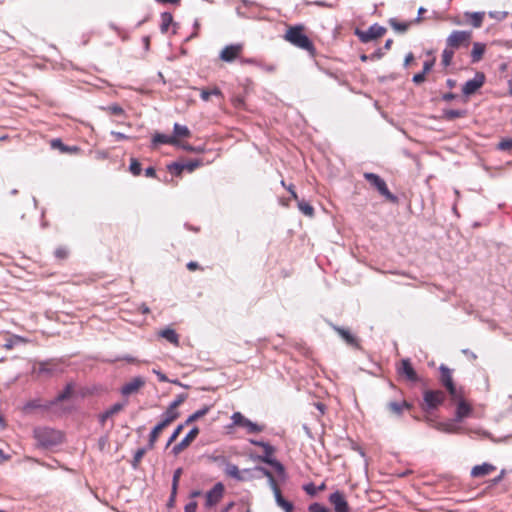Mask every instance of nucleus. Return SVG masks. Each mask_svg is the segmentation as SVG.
Segmentation results:
<instances>
[{
  "mask_svg": "<svg viewBox=\"0 0 512 512\" xmlns=\"http://www.w3.org/2000/svg\"><path fill=\"white\" fill-rule=\"evenodd\" d=\"M285 39L302 49H310L312 47L309 38L303 33L301 26L289 28L286 32Z\"/></svg>",
  "mask_w": 512,
  "mask_h": 512,
  "instance_id": "2",
  "label": "nucleus"
},
{
  "mask_svg": "<svg viewBox=\"0 0 512 512\" xmlns=\"http://www.w3.org/2000/svg\"><path fill=\"white\" fill-rule=\"evenodd\" d=\"M425 12L423 7H420L418 10V17L414 20V22L419 23L421 21V15Z\"/></svg>",
  "mask_w": 512,
  "mask_h": 512,
  "instance_id": "61",
  "label": "nucleus"
},
{
  "mask_svg": "<svg viewBox=\"0 0 512 512\" xmlns=\"http://www.w3.org/2000/svg\"><path fill=\"white\" fill-rule=\"evenodd\" d=\"M185 399L186 395L181 394L169 405V407L174 410H177V408L185 401Z\"/></svg>",
  "mask_w": 512,
  "mask_h": 512,
  "instance_id": "46",
  "label": "nucleus"
},
{
  "mask_svg": "<svg viewBox=\"0 0 512 512\" xmlns=\"http://www.w3.org/2000/svg\"><path fill=\"white\" fill-rule=\"evenodd\" d=\"M160 336H162L163 338H165L166 340H168L169 342L175 344V345H178L179 343V338H178V335L176 334V332L173 330V329H164L160 332Z\"/></svg>",
  "mask_w": 512,
  "mask_h": 512,
  "instance_id": "30",
  "label": "nucleus"
},
{
  "mask_svg": "<svg viewBox=\"0 0 512 512\" xmlns=\"http://www.w3.org/2000/svg\"><path fill=\"white\" fill-rule=\"evenodd\" d=\"M34 436L38 444L45 448L56 446L63 441L62 432L48 427L36 428Z\"/></svg>",
  "mask_w": 512,
  "mask_h": 512,
  "instance_id": "1",
  "label": "nucleus"
},
{
  "mask_svg": "<svg viewBox=\"0 0 512 512\" xmlns=\"http://www.w3.org/2000/svg\"><path fill=\"white\" fill-rule=\"evenodd\" d=\"M232 423L231 425L227 426L228 429L239 426L246 430L247 433H259L263 431L264 427L262 425H259L257 423H254L247 419L244 415H242L240 412H235L231 416Z\"/></svg>",
  "mask_w": 512,
  "mask_h": 512,
  "instance_id": "4",
  "label": "nucleus"
},
{
  "mask_svg": "<svg viewBox=\"0 0 512 512\" xmlns=\"http://www.w3.org/2000/svg\"><path fill=\"white\" fill-rule=\"evenodd\" d=\"M437 429L447 433H457L459 427L454 421L441 422L437 425Z\"/></svg>",
  "mask_w": 512,
  "mask_h": 512,
  "instance_id": "29",
  "label": "nucleus"
},
{
  "mask_svg": "<svg viewBox=\"0 0 512 512\" xmlns=\"http://www.w3.org/2000/svg\"><path fill=\"white\" fill-rule=\"evenodd\" d=\"M464 114H465V112L462 110L450 109V110L445 111L446 118L450 119V120L462 117V116H464Z\"/></svg>",
  "mask_w": 512,
  "mask_h": 512,
  "instance_id": "40",
  "label": "nucleus"
},
{
  "mask_svg": "<svg viewBox=\"0 0 512 512\" xmlns=\"http://www.w3.org/2000/svg\"><path fill=\"white\" fill-rule=\"evenodd\" d=\"M440 371H441V381H442L443 385L448 389L452 399H457L458 392L453 384L451 371L443 365L440 367Z\"/></svg>",
  "mask_w": 512,
  "mask_h": 512,
  "instance_id": "9",
  "label": "nucleus"
},
{
  "mask_svg": "<svg viewBox=\"0 0 512 512\" xmlns=\"http://www.w3.org/2000/svg\"><path fill=\"white\" fill-rule=\"evenodd\" d=\"M166 428V426L164 424H162L161 422H159L151 431L150 435H149V447L152 448L155 444V442L157 441L159 435L161 434V432Z\"/></svg>",
  "mask_w": 512,
  "mask_h": 512,
  "instance_id": "28",
  "label": "nucleus"
},
{
  "mask_svg": "<svg viewBox=\"0 0 512 512\" xmlns=\"http://www.w3.org/2000/svg\"><path fill=\"white\" fill-rule=\"evenodd\" d=\"M500 149L506 150L512 148V140L502 141L499 144Z\"/></svg>",
  "mask_w": 512,
  "mask_h": 512,
  "instance_id": "53",
  "label": "nucleus"
},
{
  "mask_svg": "<svg viewBox=\"0 0 512 512\" xmlns=\"http://www.w3.org/2000/svg\"><path fill=\"white\" fill-rule=\"evenodd\" d=\"M198 434L199 429L197 427L192 428L182 441L173 447V453L177 455L186 449L197 438Z\"/></svg>",
  "mask_w": 512,
  "mask_h": 512,
  "instance_id": "11",
  "label": "nucleus"
},
{
  "mask_svg": "<svg viewBox=\"0 0 512 512\" xmlns=\"http://www.w3.org/2000/svg\"><path fill=\"white\" fill-rule=\"evenodd\" d=\"M107 110L112 113V114H116V115H122L123 114V109L118 106V105H112V106H109L107 108Z\"/></svg>",
  "mask_w": 512,
  "mask_h": 512,
  "instance_id": "49",
  "label": "nucleus"
},
{
  "mask_svg": "<svg viewBox=\"0 0 512 512\" xmlns=\"http://www.w3.org/2000/svg\"><path fill=\"white\" fill-rule=\"evenodd\" d=\"M111 134L117 139V140H124L128 139V136H126L123 133L112 131Z\"/></svg>",
  "mask_w": 512,
  "mask_h": 512,
  "instance_id": "55",
  "label": "nucleus"
},
{
  "mask_svg": "<svg viewBox=\"0 0 512 512\" xmlns=\"http://www.w3.org/2000/svg\"><path fill=\"white\" fill-rule=\"evenodd\" d=\"M298 208H299V210H300L303 214H305V215H307V216H309V217H312V216H313V214H314V209H313V207H312L309 203H307V202L299 201V202H298Z\"/></svg>",
  "mask_w": 512,
  "mask_h": 512,
  "instance_id": "35",
  "label": "nucleus"
},
{
  "mask_svg": "<svg viewBox=\"0 0 512 512\" xmlns=\"http://www.w3.org/2000/svg\"><path fill=\"white\" fill-rule=\"evenodd\" d=\"M329 500L336 512H349L348 503L340 492L332 493Z\"/></svg>",
  "mask_w": 512,
  "mask_h": 512,
  "instance_id": "14",
  "label": "nucleus"
},
{
  "mask_svg": "<svg viewBox=\"0 0 512 512\" xmlns=\"http://www.w3.org/2000/svg\"><path fill=\"white\" fill-rule=\"evenodd\" d=\"M365 178L372 185H374L382 195L386 196L387 198H392V195L390 194V192L386 186V183L379 176H377L373 173H366Z\"/></svg>",
  "mask_w": 512,
  "mask_h": 512,
  "instance_id": "13",
  "label": "nucleus"
},
{
  "mask_svg": "<svg viewBox=\"0 0 512 512\" xmlns=\"http://www.w3.org/2000/svg\"><path fill=\"white\" fill-rule=\"evenodd\" d=\"M309 509L311 512H330L326 507L317 503L312 504Z\"/></svg>",
  "mask_w": 512,
  "mask_h": 512,
  "instance_id": "48",
  "label": "nucleus"
},
{
  "mask_svg": "<svg viewBox=\"0 0 512 512\" xmlns=\"http://www.w3.org/2000/svg\"><path fill=\"white\" fill-rule=\"evenodd\" d=\"M287 189H288V190H289V192L291 193L292 197H293L294 199H296V200H297V199H298V196H297V194H296L295 190L293 189V187H292V186H289Z\"/></svg>",
  "mask_w": 512,
  "mask_h": 512,
  "instance_id": "64",
  "label": "nucleus"
},
{
  "mask_svg": "<svg viewBox=\"0 0 512 512\" xmlns=\"http://www.w3.org/2000/svg\"><path fill=\"white\" fill-rule=\"evenodd\" d=\"M70 393H71V387H70V386H68V387L66 388V390H65L63 393H61V394L59 395L58 399H59V400H63V399H65L66 397H68V395H69Z\"/></svg>",
  "mask_w": 512,
  "mask_h": 512,
  "instance_id": "58",
  "label": "nucleus"
},
{
  "mask_svg": "<svg viewBox=\"0 0 512 512\" xmlns=\"http://www.w3.org/2000/svg\"><path fill=\"white\" fill-rule=\"evenodd\" d=\"M470 31H453L447 38V46L450 48H458L461 45H467L471 39Z\"/></svg>",
  "mask_w": 512,
  "mask_h": 512,
  "instance_id": "6",
  "label": "nucleus"
},
{
  "mask_svg": "<svg viewBox=\"0 0 512 512\" xmlns=\"http://www.w3.org/2000/svg\"><path fill=\"white\" fill-rule=\"evenodd\" d=\"M179 417V412L170 407L166 409V411L162 415V420L160 421L166 427L170 425L173 421H175Z\"/></svg>",
  "mask_w": 512,
  "mask_h": 512,
  "instance_id": "25",
  "label": "nucleus"
},
{
  "mask_svg": "<svg viewBox=\"0 0 512 512\" xmlns=\"http://www.w3.org/2000/svg\"><path fill=\"white\" fill-rule=\"evenodd\" d=\"M179 148L183 149V150H186V151H190V152H197V153H200L203 151L202 148H195V147H192L191 145L189 144H184L180 141V146H178Z\"/></svg>",
  "mask_w": 512,
  "mask_h": 512,
  "instance_id": "47",
  "label": "nucleus"
},
{
  "mask_svg": "<svg viewBox=\"0 0 512 512\" xmlns=\"http://www.w3.org/2000/svg\"><path fill=\"white\" fill-rule=\"evenodd\" d=\"M153 144H170L173 146H180V141L169 135L155 133L153 136Z\"/></svg>",
  "mask_w": 512,
  "mask_h": 512,
  "instance_id": "20",
  "label": "nucleus"
},
{
  "mask_svg": "<svg viewBox=\"0 0 512 512\" xmlns=\"http://www.w3.org/2000/svg\"><path fill=\"white\" fill-rule=\"evenodd\" d=\"M412 22H404V23H401L399 22L397 19L395 18H392L389 20V24L390 26L397 32H405L409 26L411 25Z\"/></svg>",
  "mask_w": 512,
  "mask_h": 512,
  "instance_id": "31",
  "label": "nucleus"
},
{
  "mask_svg": "<svg viewBox=\"0 0 512 512\" xmlns=\"http://www.w3.org/2000/svg\"><path fill=\"white\" fill-rule=\"evenodd\" d=\"M425 80V73L421 72L418 74H415L413 77V82L416 84H420Z\"/></svg>",
  "mask_w": 512,
  "mask_h": 512,
  "instance_id": "52",
  "label": "nucleus"
},
{
  "mask_svg": "<svg viewBox=\"0 0 512 512\" xmlns=\"http://www.w3.org/2000/svg\"><path fill=\"white\" fill-rule=\"evenodd\" d=\"M225 472L228 476L235 478L240 481L247 480L248 478L244 476V472H241L238 467L234 464L227 465ZM247 473V471H245Z\"/></svg>",
  "mask_w": 512,
  "mask_h": 512,
  "instance_id": "24",
  "label": "nucleus"
},
{
  "mask_svg": "<svg viewBox=\"0 0 512 512\" xmlns=\"http://www.w3.org/2000/svg\"><path fill=\"white\" fill-rule=\"evenodd\" d=\"M145 385V380L142 377H135L131 381L127 382L122 388L121 393L124 396L131 395L137 392L140 388Z\"/></svg>",
  "mask_w": 512,
  "mask_h": 512,
  "instance_id": "15",
  "label": "nucleus"
},
{
  "mask_svg": "<svg viewBox=\"0 0 512 512\" xmlns=\"http://www.w3.org/2000/svg\"><path fill=\"white\" fill-rule=\"evenodd\" d=\"M112 415L109 413V411L107 410L106 412H104L101 417H100V420L101 422H104L106 419H108L109 417H111Z\"/></svg>",
  "mask_w": 512,
  "mask_h": 512,
  "instance_id": "63",
  "label": "nucleus"
},
{
  "mask_svg": "<svg viewBox=\"0 0 512 512\" xmlns=\"http://www.w3.org/2000/svg\"><path fill=\"white\" fill-rule=\"evenodd\" d=\"M338 334L350 345L356 344L355 337L348 331L342 328H336Z\"/></svg>",
  "mask_w": 512,
  "mask_h": 512,
  "instance_id": "32",
  "label": "nucleus"
},
{
  "mask_svg": "<svg viewBox=\"0 0 512 512\" xmlns=\"http://www.w3.org/2000/svg\"><path fill=\"white\" fill-rule=\"evenodd\" d=\"M453 56H454L453 48L448 47V48L444 49V51L442 53V64L445 67L449 66L452 62Z\"/></svg>",
  "mask_w": 512,
  "mask_h": 512,
  "instance_id": "33",
  "label": "nucleus"
},
{
  "mask_svg": "<svg viewBox=\"0 0 512 512\" xmlns=\"http://www.w3.org/2000/svg\"><path fill=\"white\" fill-rule=\"evenodd\" d=\"M413 59L414 56L412 53L407 54L404 61L405 66H408L411 63V61H413Z\"/></svg>",
  "mask_w": 512,
  "mask_h": 512,
  "instance_id": "59",
  "label": "nucleus"
},
{
  "mask_svg": "<svg viewBox=\"0 0 512 512\" xmlns=\"http://www.w3.org/2000/svg\"><path fill=\"white\" fill-rule=\"evenodd\" d=\"M458 401L457 410H456V421H462L465 417H467L471 412V407L464 400L461 399L460 394L458 393V398L454 399Z\"/></svg>",
  "mask_w": 512,
  "mask_h": 512,
  "instance_id": "18",
  "label": "nucleus"
},
{
  "mask_svg": "<svg viewBox=\"0 0 512 512\" xmlns=\"http://www.w3.org/2000/svg\"><path fill=\"white\" fill-rule=\"evenodd\" d=\"M496 467L489 463L476 465L471 470V476L475 478L484 477L491 472L495 471Z\"/></svg>",
  "mask_w": 512,
  "mask_h": 512,
  "instance_id": "19",
  "label": "nucleus"
},
{
  "mask_svg": "<svg viewBox=\"0 0 512 512\" xmlns=\"http://www.w3.org/2000/svg\"><path fill=\"white\" fill-rule=\"evenodd\" d=\"M168 170L176 175H180L182 171H184L183 163H172L168 165Z\"/></svg>",
  "mask_w": 512,
  "mask_h": 512,
  "instance_id": "44",
  "label": "nucleus"
},
{
  "mask_svg": "<svg viewBox=\"0 0 512 512\" xmlns=\"http://www.w3.org/2000/svg\"><path fill=\"white\" fill-rule=\"evenodd\" d=\"M211 95L221 96V91L218 88H214L212 90H202L201 98L204 101H208Z\"/></svg>",
  "mask_w": 512,
  "mask_h": 512,
  "instance_id": "38",
  "label": "nucleus"
},
{
  "mask_svg": "<svg viewBox=\"0 0 512 512\" xmlns=\"http://www.w3.org/2000/svg\"><path fill=\"white\" fill-rule=\"evenodd\" d=\"M390 412L394 415H400L405 409H409L410 405L406 401L402 402H390L387 405Z\"/></svg>",
  "mask_w": 512,
  "mask_h": 512,
  "instance_id": "23",
  "label": "nucleus"
},
{
  "mask_svg": "<svg viewBox=\"0 0 512 512\" xmlns=\"http://www.w3.org/2000/svg\"><path fill=\"white\" fill-rule=\"evenodd\" d=\"M464 16L466 19L470 20V23L473 27L479 28L482 25L485 13L484 12H465Z\"/></svg>",
  "mask_w": 512,
  "mask_h": 512,
  "instance_id": "22",
  "label": "nucleus"
},
{
  "mask_svg": "<svg viewBox=\"0 0 512 512\" xmlns=\"http://www.w3.org/2000/svg\"><path fill=\"white\" fill-rule=\"evenodd\" d=\"M186 425L183 423V424H179L175 430L173 431V433L171 434L170 438L168 439V442H167V446L171 445L177 438L178 436L180 435V433L182 432L183 428L185 427Z\"/></svg>",
  "mask_w": 512,
  "mask_h": 512,
  "instance_id": "39",
  "label": "nucleus"
},
{
  "mask_svg": "<svg viewBox=\"0 0 512 512\" xmlns=\"http://www.w3.org/2000/svg\"><path fill=\"white\" fill-rule=\"evenodd\" d=\"M223 494L224 485L222 483L215 484L206 494V507L215 506L222 499Z\"/></svg>",
  "mask_w": 512,
  "mask_h": 512,
  "instance_id": "8",
  "label": "nucleus"
},
{
  "mask_svg": "<svg viewBox=\"0 0 512 512\" xmlns=\"http://www.w3.org/2000/svg\"><path fill=\"white\" fill-rule=\"evenodd\" d=\"M444 394L441 391H427L424 394L425 403L429 408H436L444 401Z\"/></svg>",
  "mask_w": 512,
  "mask_h": 512,
  "instance_id": "16",
  "label": "nucleus"
},
{
  "mask_svg": "<svg viewBox=\"0 0 512 512\" xmlns=\"http://www.w3.org/2000/svg\"><path fill=\"white\" fill-rule=\"evenodd\" d=\"M386 29L380 25H372L366 31H358L357 35L359 36L362 42H369L373 39L379 38L384 35Z\"/></svg>",
  "mask_w": 512,
  "mask_h": 512,
  "instance_id": "7",
  "label": "nucleus"
},
{
  "mask_svg": "<svg viewBox=\"0 0 512 512\" xmlns=\"http://www.w3.org/2000/svg\"><path fill=\"white\" fill-rule=\"evenodd\" d=\"M434 65V61H426L423 66V73H428Z\"/></svg>",
  "mask_w": 512,
  "mask_h": 512,
  "instance_id": "54",
  "label": "nucleus"
},
{
  "mask_svg": "<svg viewBox=\"0 0 512 512\" xmlns=\"http://www.w3.org/2000/svg\"><path fill=\"white\" fill-rule=\"evenodd\" d=\"M129 170L135 176H138L141 173V164L137 159H131Z\"/></svg>",
  "mask_w": 512,
  "mask_h": 512,
  "instance_id": "37",
  "label": "nucleus"
},
{
  "mask_svg": "<svg viewBox=\"0 0 512 512\" xmlns=\"http://www.w3.org/2000/svg\"><path fill=\"white\" fill-rule=\"evenodd\" d=\"M486 51V45L481 42H475L471 50V60L473 63L479 62Z\"/></svg>",
  "mask_w": 512,
  "mask_h": 512,
  "instance_id": "21",
  "label": "nucleus"
},
{
  "mask_svg": "<svg viewBox=\"0 0 512 512\" xmlns=\"http://www.w3.org/2000/svg\"><path fill=\"white\" fill-rule=\"evenodd\" d=\"M251 443L254 444V445H258V446L263 448L265 455L260 458L263 462H266V463L270 464L276 470V472L278 474H280V475L284 474V467H283V465L272 458V455L274 453V449H273L272 446H270L268 443H265V442H262V441H254V440H252Z\"/></svg>",
  "mask_w": 512,
  "mask_h": 512,
  "instance_id": "5",
  "label": "nucleus"
},
{
  "mask_svg": "<svg viewBox=\"0 0 512 512\" xmlns=\"http://www.w3.org/2000/svg\"><path fill=\"white\" fill-rule=\"evenodd\" d=\"M489 17L495 19L497 21H502L508 16V12L506 11H490L488 13Z\"/></svg>",
  "mask_w": 512,
  "mask_h": 512,
  "instance_id": "41",
  "label": "nucleus"
},
{
  "mask_svg": "<svg viewBox=\"0 0 512 512\" xmlns=\"http://www.w3.org/2000/svg\"><path fill=\"white\" fill-rule=\"evenodd\" d=\"M144 453L145 451L143 449L138 450L135 454V460L139 461L143 457Z\"/></svg>",
  "mask_w": 512,
  "mask_h": 512,
  "instance_id": "62",
  "label": "nucleus"
},
{
  "mask_svg": "<svg viewBox=\"0 0 512 512\" xmlns=\"http://www.w3.org/2000/svg\"><path fill=\"white\" fill-rule=\"evenodd\" d=\"M181 474H182V469H181V468H178V469L174 472V475H173V483H172L173 496H174V495H176V492H177V486H178V483H179V480H180Z\"/></svg>",
  "mask_w": 512,
  "mask_h": 512,
  "instance_id": "43",
  "label": "nucleus"
},
{
  "mask_svg": "<svg viewBox=\"0 0 512 512\" xmlns=\"http://www.w3.org/2000/svg\"><path fill=\"white\" fill-rule=\"evenodd\" d=\"M484 83V75L481 74V73H478L476 74V76L471 79V80H468L463 88H462V92L465 94V95H471L473 94L474 92H476Z\"/></svg>",
  "mask_w": 512,
  "mask_h": 512,
  "instance_id": "12",
  "label": "nucleus"
},
{
  "mask_svg": "<svg viewBox=\"0 0 512 512\" xmlns=\"http://www.w3.org/2000/svg\"><path fill=\"white\" fill-rule=\"evenodd\" d=\"M53 146H58L63 152H68V153H76L79 150L78 147H76V146H72V147L64 146L59 140L53 141Z\"/></svg>",
  "mask_w": 512,
  "mask_h": 512,
  "instance_id": "42",
  "label": "nucleus"
},
{
  "mask_svg": "<svg viewBox=\"0 0 512 512\" xmlns=\"http://www.w3.org/2000/svg\"><path fill=\"white\" fill-rule=\"evenodd\" d=\"M190 135H191V132H190V130L188 129L187 126L180 125L178 123L174 124L173 136L172 137H175L176 140L180 141L181 138H187Z\"/></svg>",
  "mask_w": 512,
  "mask_h": 512,
  "instance_id": "26",
  "label": "nucleus"
},
{
  "mask_svg": "<svg viewBox=\"0 0 512 512\" xmlns=\"http://www.w3.org/2000/svg\"><path fill=\"white\" fill-rule=\"evenodd\" d=\"M197 509V503L195 501H191L186 504L185 506V512H196Z\"/></svg>",
  "mask_w": 512,
  "mask_h": 512,
  "instance_id": "51",
  "label": "nucleus"
},
{
  "mask_svg": "<svg viewBox=\"0 0 512 512\" xmlns=\"http://www.w3.org/2000/svg\"><path fill=\"white\" fill-rule=\"evenodd\" d=\"M153 373H155V374L157 375V377H158V379H159L160 381H162V382H166V381H168V378H167L163 373H161L160 371H158V370L154 369V370H153Z\"/></svg>",
  "mask_w": 512,
  "mask_h": 512,
  "instance_id": "56",
  "label": "nucleus"
},
{
  "mask_svg": "<svg viewBox=\"0 0 512 512\" xmlns=\"http://www.w3.org/2000/svg\"><path fill=\"white\" fill-rule=\"evenodd\" d=\"M172 15L170 13H163L161 15V31L167 32L170 24L172 23Z\"/></svg>",
  "mask_w": 512,
  "mask_h": 512,
  "instance_id": "34",
  "label": "nucleus"
},
{
  "mask_svg": "<svg viewBox=\"0 0 512 512\" xmlns=\"http://www.w3.org/2000/svg\"><path fill=\"white\" fill-rule=\"evenodd\" d=\"M401 375H404L409 381L415 382L417 381V374L413 369L409 360H402L401 366L398 369Z\"/></svg>",
  "mask_w": 512,
  "mask_h": 512,
  "instance_id": "17",
  "label": "nucleus"
},
{
  "mask_svg": "<svg viewBox=\"0 0 512 512\" xmlns=\"http://www.w3.org/2000/svg\"><path fill=\"white\" fill-rule=\"evenodd\" d=\"M24 342V340L19 336H13L6 339L5 343L3 344V347L6 349H11L13 346Z\"/></svg>",
  "mask_w": 512,
  "mask_h": 512,
  "instance_id": "36",
  "label": "nucleus"
},
{
  "mask_svg": "<svg viewBox=\"0 0 512 512\" xmlns=\"http://www.w3.org/2000/svg\"><path fill=\"white\" fill-rule=\"evenodd\" d=\"M183 165H184V170L192 172L201 165V162L199 160H195V161H189L187 163H183Z\"/></svg>",
  "mask_w": 512,
  "mask_h": 512,
  "instance_id": "45",
  "label": "nucleus"
},
{
  "mask_svg": "<svg viewBox=\"0 0 512 512\" xmlns=\"http://www.w3.org/2000/svg\"><path fill=\"white\" fill-rule=\"evenodd\" d=\"M124 405L121 403L114 404L111 408L108 409L109 413L111 415H114L118 412H120L123 409Z\"/></svg>",
  "mask_w": 512,
  "mask_h": 512,
  "instance_id": "50",
  "label": "nucleus"
},
{
  "mask_svg": "<svg viewBox=\"0 0 512 512\" xmlns=\"http://www.w3.org/2000/svg\"><path fill=\"white\" fill-rule=\"evenodd\" d=\"M211 409V406H204L203 408L197 410L193 414H191L184 422V424L187 426L196 420L200 419L201 417L205 416Z\"/></svg>",
  "mask_w": 512,
  "mask_h": 512,
  "instance_id": "27",
  "label": "nucleus"
},
{
  "mask_svg": "<svg viewBox=\"0 0 512 512\" xmlns=\"http://www.w3.org/2000/svg\"><path fill=\"white\" fill-rule=\"evenodd\" d=\"M242 49L243 46L241 44L226 46L220 53V59L225 62H232L240 55Z\"/></svg>",
  "mask_w": 512,
  "mask_h": 512,
  "instance_id": "10",
  "label": "nucleus"
},
{
  "mask_svg": "<svg viewBox=\"0 0 512 512\" xmlns=\"http://www.w3.org/2000/svg\"><path fill=\"white\" fill-rule=\"evenodd\" d=\"M258 471L262 472L263 475H265L267 478H268V483H269V486L271 487L273 493H274V496H275V500H276V503L277 505L282 508L285 512H292L293 510V505L292 503H290L289 501L285 500L282 495H281V492L276 484V481L275 479L273 478L272 474L264 469V468H257Z\"/></svg>",
  "mask_w": 512,
  "mask_h": 512,
  "instance_id": "3",
  "label": "nucleus"
},
{
  "mask_svg": "<svg viewBox=\"0 0 512 512\" xmlns=\"http://www.w3.org/2000/svg\"><path fill=\"white\" fill-rule=\"evenodd\" d=\"M55 254L59 258H64L67 255V251L65 249H63V248H59V249L56 250Z\"/></svg>",
  "mask_w": 512,
  "mask_h": 512,
  "instance_id": "57",
  "label": "nucleus"
},
{
  "mask_svg": "<svg viewBox=\"0 0 512 512\" xmlns=\"http://www.w3.org/2000/svg\"><path fill=\"white\" fill-rule=\"evenodd\" d=\"M145 174L147 177H154L155 176V169L152 167H149L145 170Z\"/></svg>",
  "mask_w": 512,
  "mask_h": 512,
  "instance_id": "60",
  "label": "nucleus"
}]
</instances>
